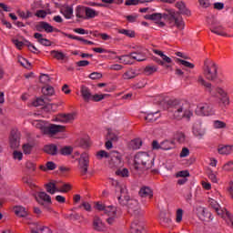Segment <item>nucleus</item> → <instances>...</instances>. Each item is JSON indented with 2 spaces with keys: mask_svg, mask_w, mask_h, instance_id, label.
<instances>
[{
  "mask_svg": "<svg viewBox=\"0 0 233 233\" xmlns=\"http://www.w3.org/2000/svg\"><path fill=\"white\" fill-rule=\"evenodd\" d=\"M116 196L119 205L127 207L128 214L131 216H139L142 214L139 202L137 199L130 198L128 189H127L125 184L116 183Z\"/></svg>",
  "mask_w": 233,
  "mask_h": 233,
  "instance_id": "nucleus-1",
  "label": "nucleus"
},
{
  "mask_svg": "<svg viewBox=\"0 0 233 233\" xmlns=\"http://www.w3.org/2000/svg\"><path fill=\"white\" fill-rule=\"evenodd\" d=\"M169 106L167 108L169 115L173 119L180 121L183 117L186 119H190L193 116L192 111L190 110V105L183 100H170L168 103Z\"/></svg>",
  "mask_w": 233,
  "mask_h": 233,
  "instance_id": "nucleus-2",
  "label": "nucleus"
},
{
  "mask_svg": "<svg viewBox=\"0 0 233 233\" xmlns=\"http://www.w3.org/2000/svg\"><path fill=\"white\" fill-rule=\"evenodd\" d=\"M96 210H103L106 216H107L106 223L108 225H114V221L119 218V210L114 206H105L103 203L97 202L96 204Z\"/></svg>",
  "mask_w": 233,
  "mask_h": 233,
  "instance_id": "nucleus-3",
  "label": "nucleus"
},
{
  "mask_svg": "<svg viewBox=\"0 0 233 233\" xmlns=\"http://www.w3.org/2000/svg\"><path fill=\"white\" fill-rule=\"evenodd\" d=\"M135 167L136 168H139V167L151 168V167H154V156L147 152H138L135 156Z\"/></svg>",
  "mask_w": 233,
  "mask_h": 233,
  "instance_id": "nucleus-4",
  "label": "nucleus"
},
{
  "mask_svg": "<svg viewBox=\"0 0 233 233\" xmlns=\"http://www.w3.org/2000/svg\"><path fill=\"white\" fill-rule=\"evenodd\" d=\"M204 76L206 79H208V81H214L216 77H218V66H216V63L214 61L206 59L204 61Z\"/></svg>",
  "mask_w": 233,
  "mask_h": 233,
  "instance_id": "nucleus-5",
  "label": "nucleus"
},
{
  "mask_svg": "<svg viewBox=\"0 0 233 233\" xmlns=\"http://www.w3.org/2000/svg\"><path fill=\"white\" fill-rule=\"evenodd\" d=\"M198 83L206 88V92H208L212 97H216L218 94L220 97H225L227 96V92L223 90V88L212 86V84L206 82L203 76L198 77Z\"/></svg>",
  "mask_w": 233,
  "mask_h": 233,
  "instance_id": "nucleus-6",
  "label": "nucleus"
},
{
  "mask_svg": "<svg viewBox=\"0 0 233 233\" xmlns=\"http://www.w3.org/2000/svg\"><path fill=\"white\" fill-rule=\"evenodd\" d=\"M88 165H90V158L88 153L84 152L81 154L78 159V168L80 170L81 176H85L88 173Z\"/></svg>",
  "mask_w": 233,
  "mask_h": 233,
  "instance_id": "nucleus-7",
  "label": "nucleus"
},
{
  "mask_svg": "<svg viewBox=\"0 0 233 233\" xmlns=\"http://www.w3.org/2000/svg\"><path fill=\"white\" fill-rule=\"evenodd\" d=\"M198 116H214V108L208 103H200L196 108Z\"/></svg>",
  "mask_w": 233,
  "mask_h": 233,
  "instance_id": "nucleus-8",
  "label": "nucleus"
},
{
  "mask_svg": "<svg viewBox=\"0 0 233 233\" xmlns=\"http://www.w3.org/2000/svg\"><path fill=\"white\" fill-rule=\"evenodd\" d=\"M169 16V23H173L176 25L178 30H183L185 28V22L183 21V17L177 12L171 11Z\"/></svg>",
  "mask_w": 233,
  "mask_h": 233,
  "instance_id": "nucleus-9",
  "label": "nucleus"
},
{
  "mask_svg": "<svg viewBox=\"0 0 233 233\" xmlns=\"http://www.w3.org/2000/svg\"><path fill=\"white\" fill-rule=\"evenodd\" d=\"M110 160L109 165L112 167L119 168V167H123V161L121 160V154L117 151H112L109 155Z\"/></svg>",
  "mask_w": 233,
  "mask_h": 233,
  "instance_id": "nucleus-10",
  "label": "nucleus"
},
{
  "mask_svg": "<svg viewBox=\"0 0 233 233\" xmlns=\"http://www.w3.org/2000/svg\"><path fill=\"white\" fill-rule=\"evenodd\" d=\"M65 126L50 124L47 126V128L45 129V134L47 136H56L59 132H65Z\"/></svg>",
  "mask_w": 233,
  "mask_h": 233,
  "instance_id": "nucleus-11",
  "label": "nucleus"
},
{
  "mask_svg": "<svg viewBox=\"0 0 233 233\" xmlns=\"http://www.w3.org/2000/svg\"><path fill=\"white\" fill-rule=\"evenodd\" d=\"M130 232L131 233H146L147 231L145 230L143 222H140L139 220L136 219L131 224Z\"/></svg>",
  "mask_w": 233,
  "mask_h": 233,
  "instance_id": "nucleus-12",
  "label": "nucleus"
},
{
  "mask_svg": "<svg viewBox=\"0 0 233 233\" xmlns=\"http://www.w3.org/2000/svg\"><path fill=\"white\" fill-rule=\"evenodd\" d=\"M31 233H52L50 228L41 226V224H33L31 227Z\"/></svg>",
  "mask_w": 233,
  "mask_h": 233,
  "instance_id": "nucleus-13",
  "label": "nucleus"
},
{
  "mask_svg": "<svg viewBox=\"0 0 233 233\" xmlns=\"http://www.w3.org/2000/svg\"><path fill=\"white\" fill-rule=\"evenodd\" d=\"M10 147H11V148H18V147H19V131H17V130L11 131Z\"/></svg>",
  "mask_w": 233,
  "mask_h": 233,
  "instance_id": "nucleus-14",
  "label": "nucleus"
},
{
  "mask_svg": "<svg viewBox=\"0 0 233 233\" xmlns=\"http://www.w3.org/2000/svg\"><path fill=\"white\" fill-rule=\"evenodd\" d=\"M35 199L37 203H39V205H43V201H45V203H47L49 205L50 203H52V198L45 191L39 192L38 195L35 196Z\"/></svg>",
  "mask_w": 233,
  "mask_h": 233,
  "instance_id": "nucleus-15",
  "label": "nucleus"
},
{
  "mask_svg": "<svg viewBox=\"0 0 233 233\" xmlns=\"http://www.w3.org/2000/svg\"><path fill=\"white\" fill-rule=\"evenodd\" d=\"M46 189L48 194L54 195L56 192H59V183L57 181H51L46 184Z\"/></svg>",
  "mask_w": 233,
  "mask_h": 233,
  "instance_id": "nucleus-16",
  "label": "nucleus"
},
{
  "mask_svg": "<svg viewBox=\"0 0 233 233\" xmlns=\"http://www.w3.org/2000/svg\"><path fill=\"white\" fill-rule=\"evenodd\" d=\"M36 30L37 32H43V30H45V32H46L47 34H50L54 32V26H52L50 24L46 22H40L36 25Z\"/></svg>",
  "mask_w": 233,
  "mask_h": 233,
  "instance_id": "nucleus-17",
  "label": "nucleus"
},
{
  "mask_svg": "<svg viewBox=\"0 0 233 233\" xmlns=\"http://www.w3.org/2000/svg\"><path fill=\"white\" fill-rule=\"evenodd\" d=\"M193 134L196 137L201 138L207 134V131L201 127V123H197L193 126Z\"/></svg>",
  "mask_w": 233,
  "mask_h": 233,
  "instance_id": "nucleus-18",
  "label": "nucleus"
},
{
  "mask_svg": "<svg viewBox=\"0 0 233 233\" xmlns=\"http://www.w3.org/2000/svg\"><path fill=\"white\" fill-rule=\"evenodd\" d=\"M210 31L217 35H222V37H232L225 32L223 25H214L210 28Z\"/></svg>",
  "mask_w": 233,
  "mask_h": 233,
  "instance_id": "nucleus-19",
  "label": "nucleus"
},
{
  "mask_svg": "<svg viewBox=\"0 0 233 233\" xmlns=\"http://www.w3.org/2000/svg\"><path fill=\"white\" fill-rule=\"evenodd\" d=\"M76 119V114L69 113V114H63L57 117V120L60 123H72Z\"/></svg>",
  "mask_w": 233,
  "mask_h": 233,
  "instance_id": "nucleus-20",
  "label": "nucleus"
},
{
  "mask_svg": "<svg viewBox=\"0 0 233 233\" xmlns=\"http://www.w3.org/2000/svg\"><path fill=\"white\" fill-rule=\"evenodd\" d=\"M218 152L221 156H228L229 154H232V152H233V146L219 145L218 147Z\"/></svg>",
  "mask_w": 233,
  "mask_h": 233,
  "instance_id": "nucleus-21",
  "label": "nucleus"
},
{
  "mask_svg": "<svg viewBox=\"0 0 233 233\" xmlns=\"http://www.w3.org/2000/svg\"><path fill=\"white\" fill-rule=\"evenodd\" d=\"M93 228L94 230H97L98 232H102V230H105V224L103 223V220L99 218V217L94 218Z\"/></svg>",
  "mask_w": 233,
  "mask_h": 233,
  "instance_id": "nucleus-22",
  "label": "nucleus"
},
{
  "mask_svg": "<svg viewBox=\"0 0 233 233\" xmlns=\"http://www.w3.org/2000/svg\"><path fill=\"white\" fill-rule=\"evenodd\" d=\"M131 57L133 61L134 60L138 62L147 61V54L143 51H137V52L131 53Z\"/></svg>",
  "mask_w": 233,
  "mask_h": 233,
  "instance_id": "nucleus-23",
  "label": "nucleus"
},
{
  "mask_svg": "<svg viewBox=\"0 0 233 233\" xmlns=\"http://www.w3.org/2000/svg\"><path fill=\"white\" fill-rule=\"evenodd\" d=\"M80 92H81L82 97H83L84 101H86V103H88V101H91L92 93H90V89L88 87L82 86Z\"/></svg>",
  "mask_w": 233,
  "mask_h": 233,
  "instance_id": "nucleus-24",
  "label": "nucleus"
},
{
  "mask_svg": "<svg viewBox=\"0 0 233 233\" xmlns=\"http://www.w3.org/2000/svg\"><path fill=\"white\" fill-rule=\"evenodd\" d=\"M161 117V115L159 114V111L154 112V113H147L145 115L144 119L147 121L148 123H154V121H157Z\"/></svg>",
  "mask_w": 233,
  "mask_h": 233,
  "instance_id": "nucleus-25",
  "label": "nucleus"
},
{
  "mask_svg": "<svg viewBox=\"0 0 233 233\" xmlns=\"http://www.w3.org/2000/svg\"><path fill=\"white\" fill-rule=\"evenodd\" d=\"M139 197L140 198H152L154 196L152 189L147 186H144L139 190Z\"/></svg>",
  "mask_w": 233,
  "mask_h": 233,
  "instance_id": "nucleus-26",
  "label": "nucleus"
},
{
  "mask_svg": "<svg viewBox=\"0 0 233 233\" xmlns=\"http://www.w3.org/2000/svg\"><path fill=\"white\" fill-rule=\"evenodd\" d=\"M116 59H119L120 63H122L123 65H134V60L132 58V53L129 55L116 56Z\"/></svg>",
  "mask_w": 233,
  "mask_h": 233,
  "instance_id": "nucleus-27",
  "label": "nucleus"
},
{
  "mask_svg": "<svg viewBox=\"0 0 233 233\" xmlns=\"http://www.w3.org/2000/svg\"><path fill=\"white\" fill-rule=\"evenodd\" d=\"M14 212L19 218H26V216H28V211L22 206H15L14 208Z\"/></svg>",
  "mask_w": 233,
  "mask_h": 233,
  "instance_id": "nucleus-28",
  "label": "nucleus"
},
{
  "mask_svg": "<svg viewBox=\"0 0 233 233\" xmlns=\"http://www.w3.org/2000/svg\"><path fill=\"white\" fill-rule=\"evenodd\" d=\"M163 17H167V15L161 13H154L152 15H145V19H148L149 21H161Z\"/></svg>",
  "mask_w": 233,
  "mask_h": 233,
  "instance_id": "nucleus-29",
  "label": "nucleus"
},
{
  "mask_svg": "<svg viewBox=\"0 0 233 233\" xmlns=\"http://www.w3.org/2000/svg\"><path fill=\"white\" fill-rule=\"evenodd\" d=\"M76 15L78 19H86V6L78 5L76 9Z\"/></svg>",
  "mask_w": 233,
  "mask_h": 233,
  "instance_id": "nucleus-30",
  "label": "nucleus"
},
{
  "mask_svg": "<svg viewBox=\"0 0 233 233\" xmlns=\"http://www.w3.org/2000/svg\"><path fill=\"white\" fill-rule=\"evenodd\" d=\"M174 147V140H165L160 143V150H172Z\"/></svg>",
  "mask_w": 233,
  "mask_h": 233,
  "instance_id": "nucleus-31",
  "label": "nucleus"
},
{
  "mask_svg": "<svg viewBox=\"0 0 233 233\" xmlns=\"http://www.w3.org/2000/svg\"><path fill=\"white\" fill-rule=\"evenodd\" d=\"M34 37L38 40L40 45H43L44 46H50V40L43 38V35L41 33H35Z\"/></svg>",
  "mask_w": 233,
  "mask_h": 233,
  "instance_id": "nucleus-32",
  "label": "nucleus"
},
{
  "mask_svg": "<svg viewBox=\"0 0 233 233\" xmlns=\"http://www.w3.org/2000/svg\"><path fill=\"white\" fill-rule=\"evenodd\" d=\"M44 152H46V154H50L51 156H56V154H57V146L54 144L45 146Z\"/></svg>",
  "mask_w": 233,
  "mask_h": 233,
  "instance_id": "nucleus-33",
  "label": "nucleus"
},
{
  "mask_svg": "<svg viewBox=\"0 0 233 233\" xmlns=\"http://www.w3.org/2000/svg\"><path fill=\"white\" fill-rule=\"evenodd\" d=\"M177 8L179 10V14H182L183 15H189L190 11L187 9V6L185 5V3L183 2H177L176 4Z\"/></svg>",
  "mask_w": 233,
  "mask_h": 233,
  "instance_id": "nucleus-34",
  "label": "nucleus"
},
{
  "mask_svg": "<svg viewBox=\"0 0 233 233\" xmlns=\"http://www.w3.org/2000/svg\"><path fill=\"white\" fill-rule=\"evenodd\" d=\"M99 13L91 7H86V19H94V17H97Z\"/></svg>",
  "mask_w": 233,
  "mask_h": 233,
  "instance_id": "nucleus-35",
  "label": "nucleus"
},
{
  "mask_svg": "<svg viewBox=\"0 0 233 233\" xmlns=\"http://www.w3.org/2000/svg\"><path fill=\"white\" fill-rule=\"evenodd\" d=\"M215 211L217 212L218 216H221L224 219H227V218L230 219L232 218L230 212L227 211L226 208L221 209V208H218V209H215Z\"/></svg>",
  "mask_w": 233,
  "mask_h": 233,
  "instance_id": "nucleus-36",
  "label": "nucleus"
},
{
  "mask_svg": "<svg viewBox=\"0 0 233 233\" xmlns=\"http://www.w3.org/2000/svg\"><path fill=\"white\" fill-rule=\"evenodd\" d=\"M143 145V141H141L140 138H136L134 140H131L129 143L130 148H133V150H137L141 148V146Z\"/></svg>",
  "mask_w": 233,
  "mask_h": 233,
  "instance_id": "nucleus-37",
  "label": "nucleus"
},
{
  "mask_svg": "<svg viewBox=\"0 0 233 233\" xmlns=\"http://www.w3.org/2000/svg\"><path fill=\"white\" fill-rule=\"evenodd\" d=\"M160 224L162 227H170V225H172V219L165 214H162L160 217Z\"/></svg>",
  "mask_w": 233,
  "mask_h": 233,
  "instance_id": "nucleus-38",
  "label": "nucleus"
},
{
  "mask_svg": "<svg viewBox=\"0 0 233 233\" xmlns=\"http://www.w3.org/2000/svg\"><path fill=\"white\" fill-rule=\"evenodd\" d=\"M66 37H68V39H75L76 41H81L82 43H84V45H94V42L84 39L81 36H76L73 35H66Z\"/></svg>",
  "mask_w": 233,
  "mask_h": 233,
  "instance_id": "nucleus-39",
  "label": "nucleus"
},
{
  "mask_svg": "<svg viewBox=\"0 0 233 233\" xmlns=\"http://www.w3.org/2000/svg\"><path fill=\"white\" fill-rule=\"evenodd\" d=\"M33 125L36 128H39L40 130H42V132H44V134H45V129L47 128V127H48L43 120H35L33 122Z\"/></svg>",
  "mask_w": 233,
  "mask_h": 233,
  "instance_id": "nucleus-40",
  "label": "nucleus"
},
{
  "mask_svg": "<svg viewBox=\"0 0 233 233\" xmlns=\"http://www.w3.org/2000/svg\"><path fill=\"white\" fill-rule=\"evenodd\" d=\"M124 79H134V77H137V72L134 69H129L123 75Z\"/></svg>",
  "mask_w": 233,
  "mask_h": 233,
  "instance_id": "nucleus-41",
  "label": "nucleus"
},
{
  "mask_svg": "<svg viewBox=\"0 0 233 233\" xmlns=\"http://www.w3.org/2000/svg\"><path fill=\"white\" fill-rule=\"evenodd\" d=\"M156 72H157V66H147L144 69V74H146V76H152V74Z\"/></svg>",
  "mask_w": 233,
  "mask_h": 233,
  "instance_id": "nucleus-42",
  "label": "nucleus"
},
{
  "mask_svg": "<svg viewBox=\"0 0 233 233\" xmlns=\"http://www.w3.org/2000/svg\"><path fill=\"white\" fill-rule=\"evenodd\" d=\"M41 170H56V163L48 161L46 166H40Z\"/></svg>",
  "mask_w": 233,
  "mask_h": 233,
  "instance_id": "nucleus-43",
  "label": "nucleus"
},
{
  "mask_svg": "<svg viewBox=\"0 0 233 233\" xmlns=\"http://www.w3.org/2000/svg\"><path fill=\"white\" fill-rule=\"evenodd\" d=\"M44 96H54V87L52 86H46L42 88Z\"/></svg>",
  "mask_w": 233,
  "mask_h": 233,
  "instance_id": "nucleus-44",
  "label": "nucleus"
},
{
  "mask_svg": "<svg viewBox=\"0 0 233 233\" xmlns=\"http://www.w3.org/2000/svg\"><path fill=\"white\" fill-rule=\"evenodd\" d=\"M118 34L127 35V37H135L136 36V33L134 31L128 30V29H119Z\"/></svg>",
  "mask_w": 233,
  "mask_h": 233,
  "instance_id": "nucleus-45",
  "label": "nucleus"
},
{
  "mask_svg": "<svg viewBox=\"0 0 233 233\" xmlns=\"http://www.w3.org/2000/svg\"><path fill=\"white\" fill-rule=\"evenodd\" d=\"M52 57H55V59H58L59 61L65 59V54L63 52L53 50L51 51Z\"/></svg>",
  "mask_w": 233,
  "mask_h": 233,
  "instance_id": "nucleus-46",
  "label": "nucleus"
},
{
  "mask_svg": "<svg viewBox=\"0 0 233 233\" xmlns=\"http://www.w3.org/2000/svg\"><path fill=\"white\" fill-rule=\"evenodd\" d=\"M105 97H108V95L104 94V95H92L91 96V101H95V102H99V101H103V99Z\"/></svg>",
  "mask_w": 233,
  "mask_h": 233,
  "instance_id": "nucleus-47",
  "label": "nucleus"
},
{
  "mask_svg": "<svg viewBox=\"0 0 233 233\" xmlns=\"http://www.w3.org/2000/svg\"><path fill=\"white\" fill-rule=\"evenodd\" d=\"M74 14V9L72 7H66L63 15H65L66 19H72V15Z\"/></svg>",
  "mask_w": 233,
  "mask_h": 233,
  "instance_id": "nucleus-48",
  "label": "nucleus"
},
{
  "mask_svg": "<svg viewBox=\"0 0 233 233\" xmlns=\"http://www.w3.org/2000/svg\"><path fill=\"white\" fill-rule=\"evenodd\" d=\"M73 150L74 149L72 148V147H64L61 148L60 154L62 156H70V154H72Z\"/></svg>",
  "mask_w": 233,
  "mask_h": 233,
  "instance_id": "nucleus-49",
  "label": "nucleus"
},
{
  "mask_svg": "<svg viewBox=\"0 0 233 233\" xmlns=\"http://www.w3.org/2000/svg\"><path fill=\"white\" fill-rule=\"evenodd\" d=\"M175 139L176 141H177V143H184L185 142V139H186V137H185V133L183 132H177L176 135H175Z\"/></svg>",
  "mask_w": 233,
  "mask_h": 233,
  "instance_id": "nucleus-50",
  "label": "nucleus"
},
{
  "mask_svg": "<svg viewBox=\"0 0 233 233\" xmlns=\"http://www.w3.org/2000/svg\"><path fill=\"white\" fill-rule=\"evenodd\" d=\"M69 190H72V185H70V184H62V186H59V191L58 192L66 193V192H69Z\"/></svg>",
  "mask_w": 233,
  "mask_h": 233,
  "instance_id": "nucleus-51",
  "label": "nucleus"
},
{
  "mask_svg": "<svg viewBox=\"0 0 233 233\" xmlns=\"http://www.w3.org/2000/svg\"><path fill=\"white\" fill-rule=\"evenodd\" d=\"M213 127L214 128H225L227 127V124L221 120H215L213 121Z\"/></svg>",
  "mask_w": 233,
  "mask_h": 233,
  "instance_id": "nucleus-52",
  "label": "nucleus"
},
{
  "mask_svg": "<svg viewBox=\"0 0 233 233\" xmlns=\"http://www.w3.org/2000/svg\"><path fill=\"white\" fill-rule=\"evenodd\" d=\"M13 43L16 46V48H18V50H21L23 48V46H26V43H28V41L25 40V41L22 42V41L15 39V40H13Z\"/></svg>",
  "mask_w": 233,
  "mask_h": 233,
  "instance_id": "nucleus-53",
  "label": "nucleus"
},
{
  "mask_svg": "<svg viewBox=\"0 0 233 233\" xmlns=\"http://www.w3.org/2000/svg\"><path fill=\"white\" fill-rule=\"evenodd\" d=\"M116 176H120V177H128V169L127 168H123V169H118L116 171Z\"/></svg>",
  "mask_w": 233,
  "mask_h": 233,
  "instance_id": "nucleus-54",
  "label": "nucleus"
},
{
  "mask_svg": "<svg viewBox=\"0 0 233 233\" xmlns=\"http://www.w3.org/2000/svg\"><path fill=\"white\" fill-rule=\"evenodd\" d=\"M97 159H103V157H110V153H107L105 150H100L96 153Z\"/></svg>",
  "mask_w": 233,
  "mask_h": 233,
  "instance_id": "nucleus-55",
  "label": "nucleus"
},
{
  "mask_svg": "<svg viewBox=\"0 0 233 233\" xmlns=\"http://www.w3.org/2000/svg\"><path fill=\"white\" fill-rule=\"evenodd\" d=\"M176 221L177 223H181V221H183V209L178 208L177 210Z\"/></svg>",
  "mask_w": 233,
  "mask_h": 233,
  "instance_id": "nucleus-56",
  "label": "nucleus"
},
{
  "mask_svg": "<svg viewBox=\"0 0 233 233\" xmlns=\"http://www.w3.org/2000/svg\"><path fill=\"white\" fill-rule=\"evenodd\" d=\"M189 176H190V173H188V171H187V170L178 171L176 174V177H182V178H187Z\"/></svg>",
  "mask_w": 233,
  "mask_h": 233,
  "instance_id": "nucleus-57",
  "label": "nucleus"
},
{
  "mask_svg": "<svg viewBox=\"0 0 233 233\" xmlns=\"http://www.w3.org/2000/svg\"><path fill=\"white\" fill-rule=\"evenodd\" d=\"M208 203H209L210 207H212V208H214V210H218V208H220V206L218 203V201H216L213 198H209Z\"/></svg>",
  "mask_w": 233,
  "mask_h": 233,
  "instance_id": "nucleus-58",
  "label": "nucleus"
},
{
  "mask_svg": "<svg viewBox=\"0 0 233 233\" xmlns=\"http://www.w3.org/2000/svg\"><path fill=\"white\" fill-rule=\"evenodd\" d=\"M178 63L182 64L183 66H186L187 68H194L195 66L194 64L183 59H178Z\"/></svg>",
  "mask_w": 233,
  "mask_h": 233,
  "instance_id": "nucleus-59",
  "label": "nucleus"
},
{
  "mask_svg": "<svg viewBox=\"0 0 233 233\" xmlns=\"http://www.w3.org/2000/svg\"><path fill=\"white\" fill-rule=\"evenodd\" d=\"M223 170H225V172H230L233 170V161H229L227 164H225L223 166Z\"/></svg>",
  "mask_w": 233,
  "mask_h": 233,
  "instance_id": "nucleus-60",
  "label": "nucleus"
},
{
  "mask_svg": "<svg viewBox=\"0 0 233 233\" xmlns=\"http://www.w3.org/2000/svg\"><path fill=\"white\" fill-rule=\"evenodd\" d=\"M208 178L212 183H218V177L216 176V173L214 171L210 170L208 173Z\"/></svg>",
  "mask_w": 233,
  "mask_h": 233,
  "instance_id": "nucleus-61",
  "label": "nucleus"
},
{
  "mask_svg": "<svg viewBox=\"0 0 233 233\" xmlns=\"http://www.w3.org/2000/svg\"><path fill=\"white\" fill-rule=\"evenodd\" d=\"M36 17H40L41 19H45L46 17V11L45 10H37L35 14Z\"/></svg>",
  "mask_w": 233,
  "mask_h": 233,
  "instance_id": "nucleus-62",
  "label": "nucleus"
},
{
  "mask_svg": "<svg viewBox=\"0 0 233 233\" xmlns=\"http://www.w3.org/2000/svg\"><path fill=\"white\" fill-rule=\"evenodd\" d=\"M24 154H30L32 152V145L25 144L23 146Z\"/></svg>",
  "mask_w": 233,
  "mask_h": 233,
  "instance_id": "nucleus-63",
  "label": "nucleus"
},
{
  "mask_svg": "<svg viewBox=\"0 0 233 233\" xmlns=\"http://www.w3.org/2000/svg\"><path fill=\"white\" fill-rule=\"evenodd\" d=\"M190 155V150L187 147H183L180 152V157H187Z\"/></svg>",
  "mask_w": 233,
  "mask_h": 233,
  "instance_id": "nucleus-64",
  "label": "nucleus"
}]
</instances>
